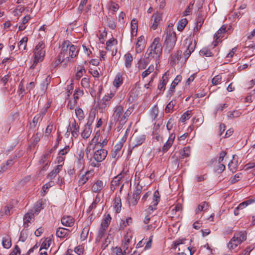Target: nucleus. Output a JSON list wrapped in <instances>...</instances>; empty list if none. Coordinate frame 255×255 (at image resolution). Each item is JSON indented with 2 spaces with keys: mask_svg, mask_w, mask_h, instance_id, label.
Returning a JSON list of instances; mask_svg holds the SVG:
<instances>
[{
  "mask_svg": "<svg viewBox=\"0 0 255 255\" xmlns=\"http://www.w3.org/2000/svg\"><path fill=\"white\" fill-rule=\"evenodd\" d=\"M129 110L124 111V107L122 105H117L113 109V114L112 116V120L115 123H118L117 129L120 131L123 126L128 120V118L130 114Z\"/></svg>",
  "mask_w": 255,
  "mask_h": 255,
  "instance_id": "obj_1",
  "label": "nucleus"
},
{
  "mask_svg": "<svg viewBox=\"0 0 255 255\" xmlns=\"http://www.w3.org/2000/svg\"><path fill=\"white\" fill-rule=\"evenodd\" d=\"M160 41V38L159 37L154 39L153 41L145 54V55H147L148 58H152L157 60L159 58L162 51V47Z\"/></svg>",
  "mask_w": 255,
  "mask_h": 255,
  "instance_id": "obj_2",
  "label": "nucleus"
},
{
  "mask_svg": "<svg viewBox=\"0 0 255 255\" xmlns=\"http://www.w3.org/2000/svg\"><path fill=\"white\" fill-rule=\"evenodd\" d=\"M45 43L43 41H40L35 46L34 50V61L30 68L34 69L38 62H41L43 60L45 54Z\"/></svg>",
  "mask_w": 255,
  "mask_h": 255,
  "instance_id": "obj_3",
  "label": "nucleus"
},
{
  "mask_svg": "<svg viewBox=\"0 0 255 255\" xmlns=\"http://www.w3.org/2000/svg\"><path fill=\"white\" fill-rule=\"evenodd\" d=\"M177 40L176 33L173 31L172 28L168 27L166 37L165 40V50L170 52L174 47Z\"/></svg>",
  "mask_w": 255,
  "mask_h": 255,
  "instance_id": "obj_4",
  "label": "nucleus"
},
{
  "mask_svg": "<svg viewBox=\"0 0 255 255\" xmlns=\"http://www.w3.org/2000/svg\"><path fill=\"white\" fill-rule=\"evenodd\" d=\"M184 46L186 50L183 53V55L186 60L190 56L191 54L194 51L196 46V41L191 38H186L184 41Z\"/></svg>",
  "mask_w": 255,
  "mask_h": 255,
  "instance_id": "obj_5",
  "label": "nucleus"
},
{
  "mask_svg": "<svg viewBox=\"0 0 255 255\" xmlns=\"http://www.w3.org/2000/svg\"><path fill=\"white\" fill-rule=\"evenodd\" d=\"M93 158L95 161L98 162H102L104 160L107 156L108 152L106 149L100 148L94 149Z\"/></svg>",
  "mask_w": 255,
  "mask_h": 255,
  "instance_id": "obj_6",
  "label": "nucleus"
},
{
  "mask_svg": "<svg viewBox=\"0 0 255 255\" xmlns=\"http://www.w3.org/2000/svg\"><path fill=\"white\" fill-rule=\"evenodd\" d=\"M131 239L132 234L130 232L127 233L124 236L121 248L124 250L125 254H130L131 252V248L129 249V247Z\"/></svg>",
  "mask_w": 255,
  "mask_h": 255,
  "instance_id": "obj_7",
  "label": "nucleus"
},
{
  "mask_svg": "<svg viewBox=\"0 0 255 255\" xmlns=\"http://www.w3.org/2000/svg\"><path fill=\"white\" fill-rule=\"evenodd\" d=\"M70 44V42L69 41L65 40L61 45V51L60 53V56L64 57L66 61H70V57L68 54Z\"/></svg>",
  "mask_w": 255,
  "mask_h": 255,
  "instance_id": "obj_8",
  "label": "nucleus"
},
{
  "mask_svg": "<svg viewBox=\"0 0 255 255\" xmlns=\"http://www.w3.org/2000/svg\"><path fill=\"white\" fill-rule=\"evenodd\" d=\"M160 201V194L158 191L154 192L153 194V201L152 202V205H149L148 208L149 212L152 211L156 209L155 207L158 204Z\"/></svg>",
  "mask_w": 255,
  "mask_h": 255,
  "instance_id": "obj_9",
  "label": "nucleus"
},
{
  "mask_svg": "<svg viewBox=\"0 0 255 255\" xmlns=\"http://www.w3.org/2000/svg\"><path fill=\"white\" fill-rule=\"evenodd\" d=\"M114 94L110 93L107 95H105L101 100L100 103V108L102 109H105L109 105L111 99L114 97Z\"/></svg>",
  "mask_w": 255,
  "mask_h": 255,
  "instance_id": "obj_10",
  "label": "nucleus"
},
{
  "mask_svg": "<svg viewBox=\"0 0 255 255\" xmlns=\"http://www.w3.org/2000/svg\"><path fill=\"white\" fill-rule=\"evenodd\" d=\"M74 219L71 216H64L61 219V224L66 227H72L74 224Z\"/></svg>",
  "mask_w": 255,
  "mask_h": 255,
  "instance_id": "obj_11",
  "label": "nucleus"
},
{
  "mask_svg": "<svg viewBox=\"0 0 255 255\" xmlns=\"http://www.w3.org/2000/svg\"><path fill=\"white\" fill-rule=\"evenodd\" d=\"M92 131L91 124L89 122L84 126V129L81 132V136L83 138L87 139L90 136Z\"/></svg>",
  "mask_w": 255,
  "mask_h": 255,
  "instance_id": "obj_12",
  "label": "nucleus"
},
{
  "mask_svg": "<svg viewBox=\"0 0 255 255\" xmlns=\"http://www.w3.org/2000/svg\"><path fill=\"white\" fill-rule=\"evenodd\" d=\"M175 135L174 134H171L168 140L166 142V143L163 145L162 148V151L163 152H165L168 151L169 148L172 146L173 141L175 139Z\"/></svg>",
  "mask_w": 255,
  "mask_h": 255,
  "instance_id": "obj_13",
  "label": "nucleus"
},
{
  "mask_svg": "<svg viewBox=\"0 0 255 255\" xmlns=\"http://www.w3.org/2000/svg\"><path fill=\"white\" fill-rule=\"evenodd\" d=\"M227 25H223L222 27L217 31V32L215 33L214 35V38L216 39V41L215 42L214 44V47L217 45V40L220 38L223 37V34L225 33L226 32L228 31V30H227Z\"/></svg>",
  "mask_w": 255,
  "mask_h": 255,
  "instance_id": "obj_14",
  "label": "nucleus"
},
{
  "mask_svg": "<svg viewBox=\"0 0 255 255\" xmlns=\"http://www.w3.org/2000/svg\"><path fill=\"white\" fill-rule=\"evenodd\" d=\"M184 240L176 241L174 243V248L176 249L177 247L181 246H182V249H183V251H185V250H188L190 252V255H192L194 254L195 250H193L192 248L190 249L189 247L184 246Z\"/></svg>",
  "mask_w": 255,
  "mask_h": 255,
  "instance_id": "obj_15",
  "label": "nucleus"
},
{
  "mask_svg": "<svg viewBox=\"0 0 255 255\" xmlns=\"http://www.w3.org/2000/svg\"><path fill=\"white\" fill-rule=\"evenodd\" d=\"M152 17L153 18V23H152L151 27L153 30H155L162 20V15L161 14L157 13L154 14Z\"/></svg>",
  "mask_w": 255,
  "mask_h": 255,
  "instance_id": "obj_16",
  "label": "nucleus"
},
{
  "mask_svg": "<svg viewBox=\"0 0 255 255\" xmlns=\"http://www.w3.org/2000/svg\"><path fill=\"white\" fill-rule=\"evenodd\" d=\"M232 238L241 244L247 239V235L245 232H240L235 233Z\"/></svg>",
  "mask_w": 255,
  "mask_h": 255,
  "instance_id": "obj_17",
  "label": "nucleus"
},
{
  "mask_svg": "<svg viewBox=\"0 0 255 255\" xmlns=\"http://www.w3.org/2000/svg\"><path fill=\"white\" fill-rule=\"evenodd\" d=\"M126 173L123 170L119 174L116 176L111 182V185L118 186L120 184L121 180L124 177Z\"/></svg>",
  "mask_w": 255,
  "mask_h": 255,
  "instance_id": "obj_18",
  "label": "nucleus"
},
{
  "mask_svg": "<svg viewBox=\"0 0 255 255\" xmlns=\"http://www.w3.org/2000/svg\"><path fill=\"white\" fill-rule=\"evenodd\" d=\"M70 231L66 228L59 227L57 229L56 235L58 238H65L69 234Z\"/></svg>",
  "mask_w": 255,
  "mask_h": 255,
  "instance_id": "obj_19",
  "label": "nucleus"
},
{
  "mask_svg": "<svg viewBox=\"0 0 255 255\" xmlns=\"http://www.w3.org/2000/svg\"><path fill=\"white\" fill-rule=\"evenodd\" d=\"M92 175L93 171H88L84 174L82 175L79 180L80 185H83L85 184Z\"/></svg>",
  "mask_w": 255,
  "mask_h": 255,
  "instance_id": "obj_20",
  "label": "nucleus"
},
{
  "mask_svg": "<svg viewBox=\"0 0 255 255\" xmlns=\"http://www.w3.org/2000/svg\"><path fill=\"white\" fill-rule=\"evenodd\" d=\"M114 209L116 213H119L121 212L122 207L121 199L119 196H116L114 199V202L113 204Z\"/></svg>",
  "mask_w": 255,
  "mask_h": 255,
  "instance_id": "obj_21",
  "label": "nucleus"
},
{
  "mask_svg": "<svg viewBox=\"0 0 255 255\" xmlns=\"http://www.w3.org/2000/svg\"><path fill=\"white\" fill-rule=\"evenodd\" d=\"M103 187V182L101 180H98L93 185L92 190L94 192L99 193Z\"/></svg>",
  "mask_w": 255,
  "mask_h": 255,
  "instance_id": "obj_22",
  "label": "nucleus"
},
{
  "mask_svg": "<svg viewBox=\"0 0 255 255\" xmlns=\"http://www.w3.org/2000/svg\"><path fill=\"white\" fill-rule=\"evenodd\" d=\"M144 44V37L143 36H140L138 38L137 41L136 43L135 49L137 52L141 51L143 48Z\"/></svg>",
  "mask_w": 255,
  "mask_h": 255,
  "instance_id": "obj_23",
  "label": "nucleus"
},
{
  "mask_svg": "<svg viewBox=\"0 0 255 255\" xmlns=\"http://www.w3.org/2000/svg\"><path fill=\"white\" fill-rule=\"evenodd\" d=\"M84 153L80 154L77 157V160L74 163V168H77V169H79L81 167L83 168V165L84 163V159H83Z\"/></svg>",
  "mask_w": 255,
  "mask_h": 255,
  "instance_id": "obj_24",
  "label": "nucleus"
},
{
  "mask_svg": "<svg viewBox=\"0 0 255 255\" xmlns=\"http://www.w3.org/2000/svg\"><path fill=\"white\" fill-rule=\"evenodd\" d=\"M34 218V213L29 212L27 213L23 217V223L24 228L29 226L28 224L30 223V220Z\"/></svg>",
  "mask_w": 255,
  "mask_h": 255,
  "instance_id": "obj_25",
  "label": "nucleus"
},
{
  "mask_svg": "<svg viewBox=\"0 0 255 255\" xmlns=\"http://www.w3.org/2000/svg\"><path fill=\"white\" fill-rule=\"evenodd\" d=\"M125 65L127 68L129 69L131 66V63L133 61V57L129 53H127L125 55Z\"/></svg>",
  "mask_w": 255,
  "mask_h": 255,
  "instance_id": "obj_26",
  "label": "nucleus"
},
{
  "mask_svg": "<svg viewBox=\"0 0 255 255\" xmlns=\"http://www.w3.org/2000/svg\"><path fill=\"white\" fill-rule=\"evenodd\" d=\"M78 50L77 49V47H76V46L71 44V43H70L68 51V54L69 55L70 58L71 59H73V58L76 57L78 54Z\"/></svg>",
  "mask_w": 255,
  "mask_h": 255,
  "instance_id": "obj_27",
  "label": "nucleus"
},
{
  "mask_svg": "<svg viewBox=\"0 0 255 255\" xmlns=\"http://www.w3.org/2000/svg\"><path fill=\"white\" fill-rule=\"evenodd\" d=\"M62 164L57 165L55 168L49 173L48 177L51 179H53L62 170Z\"/></svg>",
  "mask_w": 255,
  "mask_h": 255,
  "instance_id": "obj_28",
  "label": "nucleus"
},
{
  "mask_svg": "<svg viewBox=\"0 0 255 255\" xmlns=\"http://www.w3.org/2000/svg\"><path fill=\"white\" fill-rule=\"evenodd\" d=\"M209 204L206 202H203L200 204L196 209V214H198L202 211H206L209 208Z\"/></svg>",
  "mask_w": 255,
  "mask_h": 255,
  "instance_id": "obj_29",
  "label": "nucleus"
},
{
  "mask_svg": "<svg viewBox=\"0 0 255 255\" xmlns=\"http://www.w3.org/2000/svg\"><path fill=\"white\" fill-rule=\"evenodd\" d=\"M123 81L122 75L121 73H119L115 77L113 85L116 87H119L123 84Z\"/></svg>",
  "mask_w": 255,
  "mask_h": 255,
  "instance_id": "obj_30",
  "label": "nucleus"
},
{
  "mask_svg": "<svg viewBox=\"0 0 255 255\" xmlns=\"http://www.w3.org/2000/svg\"><path fill=\"white\" fill-rule=\"evenodd\" d=\"M2 244L3 248L9 249L11 246V239L9 236L6 235L2 239Z\"/></svg>",
  "mask_w": 255,
  "mask_h": 255,
  "instance_id": "obj_31",
  "label": "nucleus"
},
{
  "mask_svg": "<svg viewBox=\"0 0 255 255\" xmlns=\"http://www.w3.org/2000/svg\"><path fill=\"white\" fill-rule=\"evenodd\" d=\"M133 136H135L134 146L141 145L145 139V135L144 134H141L137 136L133 135Z\"/></svg>",
  "mask_w": 255,
  "mask_h": 255,
  "instance_id": "obj_32",
  "label": "nucleus"
},
{
  "mask_svg": "<svg viewBox=\"0 0 255 255\" xmlns=\"http://www.w3.org/2000/svg\"><path fill=\"white\" fill-rule=\"evenodd\" d=\"M182 51L181 50H177L176 52L171 57V62L174 64L178 63L179 60L181 57Z\"/></svg>",
  "mask_w": 255,
  "mask_h": 255,
  "instance_id": "obj_33",
  "label": "nucleus"
},
{
  "mask_svg": "<svg viewBox=\"0 0 255 255\" xmlns=\"http://www.w3.org/2000/svg\"><path fill=\"white\" fill-rule=\"evenodd\" d=\"M100 137V133L99 132H97L93 137V138L91 140V144L94 145L93 149H96V148H98L99 144V139Z\"/></svg>",
  "mask_w": 255,
  "mask_h": 255,
  "instance_id": "obj_34",
  "label": "nucleus"
},
{
  "mask_svg": "<svg viewBox=\"0 0 255 255\" xmlns=\"http://www.w3.org/2000/svg\"><path fill=\"white\" fill-rule=\"evenodd\" d=\"M190 148L189 146H186L184 147L182 150H180V154L181 158H184L188 157L190 155Z\"/></svg>",
  "mask_w": 255,
  "mask_h": 255,
  "instance_id": "obj_35",
  "label": "nucleus"
},
{
  "mask_svg": "<svg viewBox=\"0 0 255 255\" xmlns=\"http://www.w3.org/2000/svg\"><path fill=\"white\" fill-rule=\"evenodd\" d=\"M111 219L112 218L109 214H108L107 216H105L101 224V227H102V228H104L107 229L111 223Z\"/></svg>",
  "mask_w": 255,
  "mask_h": 255,
  "instance_id": "obj_36",
  "label": "nucleus"
},
{
  "mask_svg": "<svg viewBox=\"0 0 255 255\" xmlns=\"http://www.w3.org/2000/svg\"><path fill=\"white\" fill-rule=\"evenodd\" d=\"M28 38L27 37H23L18 43V47L19 50H25L26 47Z\"/></svg>",
  "mask_w": 255,
  "mask_h": 255,
  "instance_id": "obj_37",
  "label": "nucleus"
},
{
  "mask_svg": "<svg viewBox=\"0 0 255 255\" xmlns=\"http://www.w3.org/2000/svg\"><path fill=\"white\" fill-rule=\"evenodd\" d=\"M199 54L201 56L206 57H211L213 56V54L208 48L204 47L202 48L199 52Z\"/></svg>",
  "mask_w": 255,
  "mask_h": 255,
  "instance_id": "obj_38",
  "label": "nucleus"
},
{
  "mask_svg": "<svg viewBox=\"0 0 255 255\" xmlns=\"http://www.w3.org/2000/svg\"><path fill=\"white\" fill-rule=\"evenodd\" d=\"M182 77L180 75H177L175 79L173 80L172 83H171V87L170 88V92L173 93L174 92V90L176 87V86L178 84V83L181 81Z\"/></svg>",
  "mask_w": 255,
  "mask_h": 255,
  "instance_id": "obj_39",
  "label": "nucleus"
},
{
  "mask_svg": "<svg viewBox=\"0 0 255 255\" xmlns=\"http://www.w3.org/2000/svg\"><path fill=\"white\" fill-rule=\"evenodd\" d=\"M65 61H66V60L65 59V58L63 56H61L60 54H59L58 56L56 58L55 60L52 63L51 66L53 68H54L56 66H57L59 64L63 62H64Z\"/></svg>",
  "mask_w": 255,
  "mask_h": 255,
  "instance_id": "obj_40",
  "label": "nucleus"
},
{
  "mask_svg": "<svg viewBox=\"0 0 255 255\" xmlns=\"http://www.w3.org/2000/svg\"><path fill=\"white\" fill-rule=\"evenodd\" d=\"M255 202L254 199H249L240 203L238 206V209L242 210L249 205Z\"/></svg>",
  "mask_w": 255,
  "mask_h": 255,
  "instance_id": "obj_41",
  "label": "nucleus"
},
{
  "mask_svg": "<svg viewBox=\"0 0 255 255\" xmlns=\"http://www.w3.org/2000/svg\"><path fill=\"white\" fill-rule=\"evenodd\" d=\"M126 140L127 137L126 136L122 137V139L120 141V143L117 144L115 146V153H118L121 150L122 147H123V143L126 141Z\"/></svg>",
  "mask_w": 255,
  "mask_h": 255,
  "instance_id": "obj_42",
  "label": "nucleus"
},
{
  "mask_svg": "<svg viewBox=\"0 0 255 255\" xmlns=\"http://www.w3.org/2000/svg\"><path fill=\"white\" fill-rule=\"evenodd\" d=\"M89 226H86L85 228H83V230L82 231L80 238L82 241H85L87 238V237L88 236L89 231Z\"/></svg>",
  "mask_w": 255,
  "mask_h": 255,
  "instance_id": "obj_43",
  "label": "nucleus"
},
{
  "mask_svg": "<svg viewBox=\"0 0 255 255\" xmlns=\"http://www.w3.org/2000/svg\"><path fill=\"white\" fill-rule=\"evenodd\" d=\"M148 56L145 59H140L138 61V67L139 69H144L146 68L148 63V60L147 59Z\"/></svg>",
  "mask_w": 255,
  "mask_h": 255,
  "instance_id": "obj_44",
  "label": "nucleus"
},
{
  "mask_svg": "<svg viewBox=\"0 0 255 255\" xmlns=\"http://www.w3.org/2000/svg\"><path fill=\"white\" fill-rule=\"evenodd\" d=\"M72 135L73 136L77 137L78 135L79 127L75 122L72 124Z\"/></svg>",
  "mask_w": 255,
  "mask_h": 255,
  "instance_id": "obj_45",
  "label": "nucleus"
},
{
  "mask_svg": "<svg viewBox=\"0 0 255 255\" xmlns=\"http://www.w3.org/2000/svg\"><path fill=\"white\" fill-rule=\"evenodd\" d=\"M154 68L153 65H150L148 68L144 71L141 74V77L142 78H144L149 75L154 71Z\"/></svg>",
  "mask_w": 255,
  "mask_h": 255,
  "instance_id": "obj_46",
  "label": "nucleus"
},
{
  "mask_svg": "<svg viewBox=\"0 0 255 255\" xmlns=\"http://www.w3.org/2000/svg\"><path fill=\"white\" fill-rule=\"evenodd\" d=\"M100 198L98 196H96L95 199L94 201L92 203V204L89 206V209H88V212H90L93 209H95L97 207V204L100 202Z\"/></svg>",
  "mask_w": 255,
  "mask_h": 255,
  "instance_id": "obj_47",
  "label": "nucleus"
},
{
  "mask_svg": "<svg viewBox=\"0 0 255 255\" xmlns=\"http://www.w3.org/2000/svg\"><path fill=\"white\" fill-rule=\"evenodd\" d=\"M191 117V111H187L181 115L180 120L181 122H185L186 121L189 120Z\"/></svg>",
  "mask_w": 255,
  "mask_h": 255,
  "instance_id": "obj_48",
  "label": "nucleus"
},
{
  "mask_svg": "<svg viewBox=\"0 0 255 255\" xmlns=\"http://www.w3.org/2000/svg\"><path fill=\"white\" fill-rule=\"evenodd\" d=\"M187 23V20L186 18L182 19L178 22V26H177V29L180 31H182L183 29L185 27Z\"/></svg>",
  "mask_w": 255,
  "mask_h": 255,
  "instance_id": "obj_49",
  "label": "nucleus"
},
{
  "mask_svg": "<svg viewBox=\"0 0 255 255\" xmlns=\"http://www.w3.org/2000/svg\"><path fill=\"white\" fill-rule=\"evenodd\" d=\"M239 245H240V244L238 242L232 238L228 245V247L230 250H232L237 248Z\"/></svg>",
  "mask_w": 255,
  "mask_h": 255,
  "instance_id": "obj_50",
  "label": "nucleus"
},
{
  "mask_svg": "<svg viewBox=\"0 0 255 255\" xmlns=\"http://www.w3.org/2000/svg\"><path fill=\"white\" fill-rule=\"evenodd\" d=\"M241 113L238 111H234L233 112H229L227 114V117L229 119H233L240 117Z\"/></svg>",
  "mask_w": 255,
  "mask_h": 255,
  "instance_id": "obj_51",
  "label": "nucleus"
},
{
  "mask_svg": "<svg viewBox=\"0 0 255 255\" xmlns=\"http://www.w3.org/2000/svg\"><path fill=\"white\" fill-rule=\"evenodd\" d=\"M139 199H138L137 197H135L134 196H132V197H130L128 198V202L129 206H135L138 201Z\"/></svg>",
  "mask_w": 255,
  "mask_h": 255,
  "instance_id": "obj_52",
  "label": "nucleus"
},
{
  "mask_svg": "<svg viewBox=\"0 0 255 255\" xmlns=\"http://www.w3.org/2000/svg\"><path fill=\"white\" fill-rule=\"evenodd\" d=\"M42 209V204L40 203H36L33 209L30 212H33L34 214H38Z\"/></svg>",
  "mask_w": 255,
  "mask_h": 255,
  "instance_id": "obj_53",
  "label": "nucleus"
},
{
  "mask_svg": "<svg viewBox=\"0 0 255 255\" xmlns=\"http://www.w3.org/2000/svg\"><path fill=\"white\" fill-rule=\"evenodd\" d=\"M142 187L141 186L138 185L135 188V190L133 191L132 195L135 197H137L138 199L140 198V194L141 193Z\"/></svg>",
  "mask_w": 255,
  "mask_h": 255,
  "instance_id": "obj_54",
  "label": "nucleus"
},
{
  "mask_svg": "<svg viewBox=\"0 0 255 255\" xmlns=\"http://www.w3.org/2000/svg\"><path fill=\"white\" fill-rule=\"evenodd\" d=\"M42 120V115L41 114H38L36 115L33 119L32 120V125H31V127L35 128L37 124L39 121H41Z\"/></svg>",
  "mask_w": 255,
  "mask_h": 255,
  "instance_id": "obj_55",
  "label": "nucleus"
},
{
  "mask_svg": "<svg viewBox=\"0 0 255 255\" xmlns=\"http://www.w3.org/2000/svg\"><path fill=\"white\" fill-rule=\"evenodd\" d=\"M131 29L132 34H133L134 32L136 33L137 29V21L135 19H132L131 21Z\"/></svg>",
  "mask_w": 255,
  "mask_h": 255,
  "instance_id": "obj_56",
  "label": "nucleus"
},
{
  "mask_svg": "<svg viewBox=\"0 0 255 255\" xmlns=\"http://www.w3.org/2000/svg\"><path fill=\"white\" fill-rule=\"evenodd\" d=\"M81 85L84 88H89L90 87V80L89 78L85 77L81 80Z\"/></svg>",
  "mask_w": 255,
  "mask_h": 255,
  "instance_id": "obj_57",
  "label": "nucleus"
},
{
  "mask_svg": "<svg viewBox=\"0 0 255 255\" xmlns=\"http://www.w3.org/2000/svg\"><path fill=\"white\" fill-rule=\"evenodd\" d=\"M83 91L82 90L80 89H77L73 95L74 100L77 101L79 99V97L83 95Z\"/></svg>",
  "mask_w": 255,
  "mask_h": 255,
  "instance_id": "obj_58",
  "label": "nucleus"
},
{
  "mask_svg": "<svg viewBox=\"0 0 255 255\" xmlns=\"http://www.w3.org/2000/svg\"><path fill=\"white\" fill-rule=\"evenodd\" d=\"M50 243L51 241L50 240H47V239L45 240L41 245L40 251L48 249L50 246Z\"/></svg>",
  "mask_w": 255,
  "mask_h": 255,
  "instance_id": "obj_59",
  "label": "nucleus"
},
{
  "mask_svg": "<svg viewBox=\"0 0 255 255\" xmlns=\"http://www.w3.org/2000/svg\"><path fill=\"white\" fill-rule=\"evenodd\" d=\"M181 210L182 206L180 204H177L176 205L172 206L171 207V212L173 215L174 214H176L177 212H180Z\"/></svg>",
  "mask_w": 255,
  "mask_h": 255,
  "instance_id": "obj_60",
  "label": "nucleus"
},
{
  "mask_svg": "<svg viewBox=\"0 0 255 255\" xmlns=\"http://www.w3.org/2000/svg\"><path fill=\"white\" fill-rule=\"evenodd\" d=\"M221 75H217L215 76L212 80V83L214 85H217L221 83Z\"/></svg>",
  "mask_w": 255,
  "mask_h": 255,
  "instance_id": "obj_61",
  "label": "nucleus"
},
{
  "mask_svg": "<svg viewBox=\"0 0 255 255\" xmlns=\"http://www.w3.org/2000/svg\"><path fill=\"white\" fill-rule=\"evenodd\" d=\"M13 159L10 158L7 160V161L6 162V164L4 165H3L1 169L3 171H5L7 169V166H11L13 164Z\"/></svg>",
  "mask_w": 255,
  "mask_h": 255,
  "instance_id": "obj_62",
  "label": "nucleus"
},
{
  "mask_svg": "<svg viewBox=\"0 0 255 255\" xmlns=\"http://www.w3.org/2000/svg\"><path fill=\"white\" fill-rule=\"evenodd\" d=\"M75 114L76 116L79 118L82 119H83L84 116V113L83 110L80 108H78L75 109Z\"/></svg>",
  "mask_w": 255,
  "mask_h": 255,
  "instance_id": "obj_63",
  "label": "nucleus"
},
{
  "mask_svg": "<svg viewBox=\"0 0 255 255\" xmlns=\"http://www.w3.org/2000/svg\"><path fill=\"white\" fill-rule=\"evenodd\" d=\"M219 164L215 168V171L218 173H220L224 171L225 165L221 163Z\"/></svg>",
  "mask_w": 255,
  "mask_h": 255,
  "instance_id": "obj_64",
  "label": "nucleus"
}]
</instances>
